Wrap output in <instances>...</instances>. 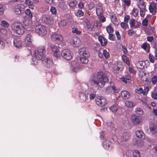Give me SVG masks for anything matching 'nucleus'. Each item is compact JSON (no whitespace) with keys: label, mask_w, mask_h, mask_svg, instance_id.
<instances>
[{"label":"nucleus","mask_w":157,"mask_h":157,"mask_svg":"<svg viewBox=\"0 0 157 157\" xmlns=\"http://www.w3.org/2000/svg\"><path fill=\"white\" fill-rule=\"evenodd\" d=\"M109 81L108 78L103 72H99L97 75H92L90 77L89 82L92 85H96L98 88L103 87L105 83Z\"/></svg>","instance_id":"obj_1"},{"label":"nucleus","mask_w":157,"mask_h":157,"mask_svg":"<svg viewBox=\"0 0 157 157\" xmlns=\"http://www.w3.org/2000/svg\"><path fill=\"white\" fill-rule=\"evenodd\" d=\"M12 28L13 31L19 35L23 34L25 31V29L24 26L19 23H13L12 25Z\"/></svg>","instance_id":"obj_2"},{"label":"nucleus","mask_w":157,"mask_h":157,"mask_svg":"<svg viewBox=\"0 0 157 157\" xmlns=\"http://www.w3.org/2000/svg\"><path fill=\"white\" fill-rule=\"evenodd\" d=\"M45 48L44 46H40L38 48L37 52H35V56L37 60L43 59L44 53L45 52Z\"/></svg>","instance_id":"obj_3"},{"label":"nucleus","mask_w":157,"mask_h":157,"mask_svg":"<svg viewBox=\"0 0 157 157\" xmlns=\"http://www.w3.org/2000/svg\"><path fill=\"white\" fill-rule=\"evenodd\" d=\"M35 31L40 36H43L46 34L47 31L45 27L43 25H39L36 26Z\"/></svg>","instance_id":"obj_4"},{"label":"nucleus","mask_w":157,"mask_h":157,"mask_svg":"<svg viewBox=\"0 0 157 157\" xmlns=\"http://www.w3.org/2000/svg\"><path fill=\"white\" fill-rule=\"evenodd\" d=\"M42 21L47 24H51L53 21V17L51 15L49 14H44L41 17Z\"/></svg>","instance_id":"obj_5"},{"label":"nucleus","mask_w":157,"mask_h":157,"mask_svg":"<svg viewBox=\"0 0 157 157\" xmlns=\"http://www.w3.org/2000/svg\"><path fill=\"white\" fill-rule=\"evenodd\" d=\"M96 104L100 107H102L106 104V99L101 96H98L95 99Z\"/></svg>","instance_id":"obj_6"},{"label":"nucleus","mask_w":157,"mask_h":157,"mask_svg":"<svg viewBox=\"0 0 157 157\" xmlns=\"http://www.w3.org/2000/svg\"><path fill=\"white\" fill-rule=\"evenodd\" d=\"M42 63L44 66L48 68H50L53 65V63L52 60L50 58H44L42 60Z\"/></svg>","instance_id":"obj_7"},{"label":"nucleus","mask_w":157,"mask_h":157,"mask_svg":"<svg viewBox=\"0 0 157 157\" xmlns=\"http://www.w3.org/2000/svg\"><path fill=\"white\" fill-rule=\"evenodd\" d=\"M61 55L64 58L67 60H70L72 58L71 52L69 49H66L63 50Z\"/></svg>","instance_id":"obj_8"},{"label":"nucleus","mask_w":157,"mask_h":157,"mask_svg":"<svg viewBox=\"0 0 157 157\" xmlns=\"http://www.w3.org/2000/svg\"><path fill=\"white\" fill-rule=\"evenodd\" d=\"M70 44L74 47H78L81 44L80 39L76 37H73L70 40Z\"/></svg>","instance_id":"obj_9"},{"label":"nucleus","mask_w":157,"mask_h":157,"mask_svg":"<svg viewBox=\"0 0 157 157\" xmlns=\"http://www.w3.org/2000/svg\"><path fill=\"white\" fill-rule=\"evenodd\" d=\"M131 119L132 122L135 124H139L141 121V116L135 114H133L131 116Z\"/></svg>","instance_id":"obj_10"},{"label":"nucleus","mask_w":157,"mask_h":157,"mask_svg":"<svg viewBox=\"0 0 157 157\" xmlns=\"http://www.w3.org/2000/svg\"><path fill=\"white\" fill-rule=\"evenodd\" d=\"M24 10V7L21 6L20 5H17L14 7L13 12L16 14L19 15L23 13Z\"/></svg>","instance_id":"obj_11"},{"label":"nucleus","mask_w":157,"mask_h":157,"mask_svg":"<svg viewBox=\"0 0 157 157\" xmlns=\"http://www.w3.org/2000/svg\"><path fill=\"white\" fill-rule=\"evenodd\" d=\"M51 38L53 41H59L62 42L63 40V36L61 35L54 33L51 35Z\"/></svg>","instance_id":"obj_12"},{"label":"nucleus","mask_w":157,"mask_h":157,"mask_svg":"<svg viewBox=\"0 0 157 157\" xmlns=\"http://www.w3.org/2000/svg\"><path fill=\"white\" fill-rule=\"evenodd\" d=\"M149 9L150 13L153 15L156 14L157 11L156 4L154 2H151L149 5Z\"/></svg>","instance_id":"obj_13"},{"label":"nucleus","mask_w":157,"mask_h":157,"mask_svg":"<svg viewBox=\"0 0 157 157\" xmlns=\"http://www.w3.org/2000/svg\"><path fill=\"white\" fill-rule=\"evenodd\" d=\"M78 52L80 55H82V56L89 57L90 56V53L88 50L85 47H83L79 49Z\"/></svg>","instance_id":"obj_14"},{"label":"nucleus","mask_w":157,"mask_h":157,"mask_svg":"<svg viewBox=\"0 0 157 157\" xmlns=\"http://www.w3.org/2000/svg\"><path fill=\"white\" fill-rule=\"evenodd\" d=\"M13 44L15 47L20 48L21 47L22 42L19 38H15L13 39Z\"/></svg>","instance_id":"obj_15"},{"label":"nucleus","mask_w":157,"mask_h":157,"mask_svg":"<svg viewBox=\"0 0 157 157\" xmlns=\"http://www.w3.org/2000/svg\"><path fill=\"white\" fill-rule=\"evenodd\" d=\"M130 136L131 135L129 132H124L121 137V140L122 141H127L130 139Z\"/></svg>","instance_id":"obj_16"},{"label":"nucleus","mask_w":157,"mask_h":157,"mask_svg":"<svg viewBox=\"0 0 157 157\" xmlns=\"http://www.w3.org/2000/svg\"><path fill=\"white\" fill-rule=\"evenodd\" d=\"M103 147L106 150L111 148L112 147V143L109 140H105L103 143Z\"/></svg>","instance_id":"obj_17"},{"label":"nucleus","mask_w":157,"mask_h":157,"mask_svg":"<svg viewBox=\"0 0 157 157\" xmlns=\"http://www.w3.org/2000/svg\"><path fill=\"white\" fill-rule=\"evenodd\" d=\"M88 57L85 56H82L78 57L77 59L80 63L85 64L87 63L88 62V59L87 58Z\"/></svg>","instance_id":"obj_18"},{"label":"nucleus","mask_w":157,"mask_h":157,"mask_svg":"<svg viewBox=\"0 0 157 157\" xmlns=\"http://www.w3.org/2000/svg\"><path fill=\"white\" fill-rule=\"evenodd\" d=\"M33 40V37L30 34H27L25 38V42L27 45H30L31 44Z\"/></svg>","instance_id":"obj_19"},{"label":"nucleus","mask_w":157,"mask_h":157,"mask_svg":"<svg viewBox=\"0 0 157 157\" xmlns=\"http://www.w3.org/2000/svg\"><path fill=\"white\" fill-rule=\"evenodd\" d=\"M98 40L101 45L103 46H105L107 44V40L101 36H100L98 37Z\"/></svg>","instance_id":"obj_20"},{"label":"nucleus","mask_w":157,"mask_h":157,"mask_svg":"<svg viewBox=\"0 0 157 157\" xmlns=\"http://www.w3.org/2000/svg\"><path fill=\"white\" fill-rule=\"evenodd\" d=\"M96 12L98 16H100L102 14L103 12L102 7L99 4H97L96 6Z\"/></svg>","instance_id":"obj_21"},{"label":"nucleus","mask_w":157,"mask_h":157,"mask_svg":"<svg viewBox=\"0 0 157 157\" xmlns=\"http://www.w3.org/2000/svg\"><path fill=\"white\" fill-rule=\"evenodd\" d=\"M149 129L150 132L153 134H155L157 132L156 126L153 123H151L150 124Z\"/></svg>","instance_id":"obj_22"},{"label":"nucleus","mask_w":157,"mask_h":157,"mask_svg":"<svg viewBox=\"0 0 157 157\" xmlns=\"http://www.w3.org/2000/svg\"><path fill=\"white\" fill-rule=\"evenodd\" d=\"M121 95L122 98L125 100L128 99L130 98L129 93L126 91H122Z\"/></svg>","instance_id":"obj_23"},{"label":"nucleus","mask_w":157,"mask_h":157,"mask_svg":"<svg viewBox=\"0 0 157 157\" xmlns=\"http://www.w3.org/2000/svg\"><path fill=\"white\" fill-rule=\"evenodd\" d=\"M88 91L90 93L89 98L90 100L93 99L96 96V91L94 90L92 88H90L88 89Z\"/></svg>","instance_id":"obj_24"},{"label":"nucleus","mask_w":157,"mask_h":157,"mask_svg":"<svg viewBox=\"0 0 157 157\" xmlns=\"http://www.w3.org/2000/svg\"><path fill=\"white\" fill-rule=\"evenodd\" d=\"M49 46L52 52L54 53H57L59 51V48L57 44H50Z\"/></svg>","instance_id":"obj_25"},{"label":"nucleus","mask_w":157,"mask_h":157,"mask_svg":"<svg viewBox=\"0 0 157 157\" xmlns=\"http://www.w3.org/2000/svg\"><path fill=\"white\" fill-rule=\"evenodd\" d=\"M146 73L144 71L142 70L140 71L139 73V76L140 77L141 80L143 81H146L147 80V78L145 77Z\"/></svg>","instance_id":"obj_26"},{"label":"nucleus","mask_w":157,"mask_h":157,"mask_svg":"<svg viewBox=\"0 0 157 157\" xmlns=\"http://www.w3.org/2000/svg\"><path fill=\"white\" fill-rule=\"evenodd\" d=\"M136 137L141 139L144 138V132L141 130H137L136 132Z\"/></svg>","instance_id":"obj_27"},{"label":"nucleus","mask_w":157,"mask_h":157,"mask_svg":"<svg viewBox=\"0 0 157 157\" xmlns=\"http://www.w3.org/2000/svg\"><path fill=\"white\" fill-rule=\"evenodd\" d=\"M110 88H111L115 93H118L120 91V89L116 88L114 85L113 82H110Z\"/></svg>","instance_id":"obj_28"},{"label":"nucleus","mask_w":157,"mask_h":157,"mask_svg":"<svg viewBox=\"0 0 157 157\" xmlns=\"http://www.w3.org/2000/svg\"><path fill=\"white\" fill-rule=\"evenodd\" d=\"M78 63H76L75 65L74 64V62H73L71 63V70L74 72H76L78 70L79 67Z\"/></svg>","instance_id":"obj_29"},{"label":"nucleus","mask_w":157,"mask_h":157,"mask_svg":"<svg viewBox=\"0 0 157 157\" xmlns=\"http://www.w3.org/2000/svg\"><path fill=\"white\" fill-rule=\"evenodd\" d=\"M136 104L135 102H133L129 101H126L125 102V105L129 108H131L135 106Z\"/></svg>","instance_id":"obj_30"},{"label":"nucleus","mask_w":157,"mask_h":157,"mask_svg":"<svg viewBox=\"0 0 157 157\" xmlns=\"http://www.w3.org/2000/svg\"><path fill=\"white\" fill-rule=\"evenodd\" d=\"M140 10H146V6L144 2L136 4Z\"/></svg>","instance_id":"obj_31"},{"label":"nucleus","mask_w":157,"mask_h":157,"mask_svg":"<svg viewBox=\"0 0 157 157\" xmlns=\"http://www.w3.org/2000/svg\"><path fill=\"white\" fill-rule=\"evenodd\" d=\"M131 79V77L129 75H126L125 77H122L121 78V80L127 83V82L130 83L129 81Z\"/></svg>","instance_id":"obj_32"},{"label":"nucleus","mask_w":157,"mask_h":157,"mask_svg":"<svg viewBox=\"0 0 157 157\" xmlns=\"http://www.w3.org/2000/svg\"><path fill=\"white\" fill-rule=\"evenodd\" d=\"M136 20L133 19H131L129 20V23L130 24V27L131 28H134L136 29L138 28V26H135Z\"/></svg>","instance_id":"obj_33"},{"label":"nucleus","mask_w":157,"mask_h":157,"mask_svg":"<svg viewBox=\"0 0 157 157\" xmlns=\"http://www.w3.org/2000/svg\"><path fill=\"white\" fill-rule=\"evenodd\" d=\"M79 97L81 101L82 102H85L87 98L86 95L81 92H80L79 93Z\"/></svg>","instance_id":"obj_34"},{"label":"nucleus","mask_w":157,"mask_h":157,"mask_svg":"<svg viewBox=\"0 0 157 157\" xmlns=\"http://www.w3.org/2000/svg\"><path fill=\"white\" fill-rule=\"evenodd\" d=\"M25 3L28 6L30 9H33L34 8L33 2L30 0H25Z\"/></svg>","instance_id":"obj_35"},{"label":"nucleus","mask_w":157,"mask_h":157,"mask_svg":"<svg viewBox=\"0 0 157 157\" xmlns=\"http://www.w3.org/2000/svg\"><path fill=\"white\" fill-rule=\"evenodd\" d=\"M58 6L62 9L64 10L66 9L67 5L64 2H61L59 3Z\"/></svg>","instance_id":"obj_36"},{"label":"nucleus","mask_w":157,"mask_h":157,"mask_svg":"<svg viewBox=\"0 0 157 157\" xmlns=\"http://www.w3.org/2000/svg\"><path fill=\"white\" fill-rule=\"evenodd\" d=\"M25 14L27 15L29 18L31 19L33 17V14L29 9H27L25 11Z\"/></svg>","instance_id":"obj_37"},{"label":"nucleus","mask_w":157,"mask_h":157,"mask_svg":"<svg viewBox=\"0 0 157 157\" xmlns=\"http://www.w3.org/2000/svg\"><path fill=\"white\" fill-rule=\"evenodd\" d=\"M75 15L78 17H81L83 16L84 12L81 10H78L75 13Z\"/></svg>","instance_id":"obj_38"},{"label":"nucleus","mask_w":157,"mask_h":157,"mask_svg":"<svg viewBox=\"0 0 157 157\" xmlns=\"http://www.w3.org/2000/svg\"><path fill=\"white\" fill-rule=\"evenodd\" d=\"M7 33L6 29H0V36L1 37H3L5 36Z\"/></svg>","instance_id":"obj_39"},{"label":"nucleus","mask_w":157,"mask_h":157,"mask_svg":"<svg viewBox=\"0 0 157 157\" xmlns=\"http://www.w3.org/2000/svg\"><path fill=\"white\" fill-rule=\"evenodd\" d=\"M134 144H136L138 146V147H142L144 145L143 142L139 140H135V143H134Z\"/></svg>","instance_id":"obj_40"},{"label":"nucleus","mask_w":157,"mask_h":157,"mask_svg":"<svg viewBox=\"0 0 157 157\" xmlns=\"http://www.w3.org/2000/svg\"><path fill=\"white\" fill-rule=\"evenodd\" d=\"M122 58L124 62H125L128 65H130L129 59L126 56H123Z\"/></svg>","instance_id":"obj_41"},{"label":"nucleus","mask_w":157,"mask_h":157,"mask_svg":"<svg viewBox=\"0 0 157 157\" xmlns=\"http://www.w3.org/2000/svg\"><path fill=\"white\" fill-rule=\"evenodd\" d=\"M107 125L108 128V130H114L113 124L110 121L108 122L107 123Z\"/></svg>","instance_id":"obj_42"},{"label":"nucleus","mask_w":157,"mask_h":157,"mask_svg":"<svg viewBox=\"0 0 157 157\" xmlns=\"http://www.w3.org/2000/svg\"><path fill=\"white\" fill-rule=\"evenodd\" d=\"M72 32L73 33H75L77 35H80L81 33V32L78 30V29L75 27L72 28Z\"/></svg>","instance_id":"obj_43"},{"label":"nucleus","mask_w":157,"mask_h":157,"mask_svg":"<svg viewBox=\"0 0 157 157\" xmlns=\"http://www.w3.org/2000/svg\"><path fill=\"white\" fill-rule=\"evenodd\" d=\"M109 109L113 112H116L118 110V107L116 105H112L109 108Z\"/></svg>","instance_id":"obj_44"},{"label":"nucleus","mask_w":157,"mask_h":157,"mask_svg":"<svg viewBox=\"0 0 157 157\" xmlns=\"http://www.w3.org/2000/svg\"><path fill=\"white\" fill-rule=\"evenodd\" d=\"M144 63L142 61L138 62L136 63V66L137 68L142 69L144 67Z\"/></svg>","instance_id":"obj_45"},{"label":"nucleus","mask_w":157,"mask_h":157,"mask_svg":"<svg viewBox=\"0 0 157 157\" xmlns=\"http://www.w3.org/2000/svg\"><path fill=\"white\" fill-rule=\"evenodd\" d=\"M1 25L7 28L9 26V24L6 21L2 20L1 21Z\"/></svg>","instance_id":"obj_46"},{"label":"nucleus","mask_w":157,"mask_h":157,"mask_svg":"<svg viewBox=\"0 0 157 157\" xmlns=\"http://www.w3.org/2000/svg\"><path fill=\"white\" fill-rule=\"evenodd\" d=\"M103 54L106 59H108L109 57V54L106 50L104 49L103 50Z\"/></svg>","instance_id":"obj_47"},{"label":"nucleus","mask_w":157,"mask_h":157,"mask_svg":"<svg viewBox=\"0 0 157 157\" xmlns=\"http://www.w3.org/2000/svg\"><path fill=\"white\" fill-rule=\"evenodd\" d=\"M106 30L107 32L109 33H112L113 31V29L112 28V27L110 25H108L106 28Z\"/></svg>","instance_id":"obj_48"},{"label":"nucleus","mask_w":157,"mask_h":157,"mask_svg":"<svg viewBox=\"0 0 157 157\" xmlns=\"http://www.w3.org/2000/svg\"><path fill=\"white\" fill-rule=\"evenodd\" d=\"M133 154L134 157H140V152L137 150L134 151Z\"/></svg>","instance_id":"obj_49"},{"label":"nucleus","mask_w":157,"mask_h":157,"mask_svg":"<svg viewBox=\"0 0 157 157\" xmlns=\"http://www.w3.org/2000/svg\"><path fill=\"white\" fill-rule=\"evenodd\" d=\"M77 4V1L74 0L70 2L69 3V5L70 7H75Z\"/></svg>","instance_id":"obj_50"},{"label":"nucleus","mask_w":157,"mask_h":157,"mask_svg":"<svg viewBox=\"0 0 157 157\" xmlns=\"http://www.w3.org/2000/svg\"><path fill=\"white\" fill-rule=\"evenodd\" d=\"M50 11L53 14L55 15L57 13V10L56 8L53 6H52L50 8Z\"/></svg>","instance_id":"obj_51"},{"label":"nucleus","mask_w":157,"mask_h":157,"mask_svg":"<svg viewBox=\"0 0 157 157\" xmlns=\"http://www.w3.org/2000/svg\"><path fill=\"white\" fill-rule=\"evenodd\" d=\"M67 21L66 20H63L61 21L59 25L60 26H65L67 25Z\"/></svg>","instance_id":"obj_52"},{"label":"nucleus","mask_w":157,"mask_h":157,"mask_svg":"<svg viewBox=\"0 0 157 157\" xmlns=\"http://www.w3.org/2000/svg\"><path fill=\"white\" fill-rule=\"evenodd\" d=\"M138 14V10L136 9H134L132 10V15L134 17H136Z\"/></svg>","instance_id":"obj_53"},{"label":"nucleus","mask_w":157,"mask_h":157,"mask_svg":"<svg viewBox=\"0 0 157 157\" xmlns=\"http://www.w3.org/2000/svg\"><path fill=\"white\" fill-rule=\"evenodd\" d=\"M136 112L137 114L139 115H142L143 113V110L139 108L136 109Z\"/></svg>","instance_id":"obj_54"},{"label":"nucleus","mask_w":157,"mask_h":157,"mask_svg":"<svg viewBox=\"0 0 157 157\" xmlns=\"http://www.w3.org/2000/svg\"><path fill=\"white\" fill-rule=\"evenodd\" d=\"M5 10V6L3 5H0V15H2L3 14Z\"/></svg>","instance_id":"obj_55"},{"label":"nucleus","mask_w":157,"mask_h":157,"mask_svg":"<svg viewBox=\"0 0 157 157\" xmlns=\"http://www.w3.org/2000/svg\"><path fill=\"white\" fill-rule=\"evenodd\" d=\"M84 21L86 24L87 27L90 28V24L88 19L87 18H85Z\"/></svg>","instance_id":"obj_56"},{"label":"nucleus","mask_w":157,"mask_h":157,"mask_svg":"<svg viewBox=\"0 0 157 157\" xmlns=\"http://www.w3.org/2000/svg\"><path fill=\"white\" fill-rule=\"evenodd\" d=\"M148 22V20L147 18V17L145 18L142 21V24L144 26H147V25Z\"/></svg>","instance_id":"obj_57"},{"label":"nucleus","mask_w":157,"mask_h":157,"mask_svg":"<svg viewBox=\"0 0 157 157\" xmlns=\"http://www.w3.org/2000/svg\"><path fill=\"white\" fill-rule=\"evenodd\" d=\"M151 82L152 84H155L157 81V76L154 75L151 78Z\"/></svg>","instance_id":"obj_58"},{"label":"nucleus","mask_w":157,"mask_h":157,"mask_svg":"<svg viewBox=\"0 0 157 157\" xmlns=\"http://www.w3.org/2000/svg\"><path fill=\"white\" fill-rule=\"evenodd\" d=\"M149 59L150 61L152 63H154V57L153 55L151 54H150L149 55Z\"/></svg>","instance_id":"obj_59"},{"label":"nucleus","mask_w":157,"mask_h":157,"mask_svg":"<svg viewBox=\"0 0 157 157\" xmlns=\"http://www.w3.org/2000/svg\"><path fill=\"white\" fill-rule=\"evenodd\" d=\"M136 92L139 94H144V90L141 88H140L136 90Z\"/></svg>","instance_id":"obj_60"},{"label":"nucleus","mask_w":157,"mask_h":157,"mask_svg":"<svg viewBox=\"0 0 157 157\" xmlns=\"http://www.w3.org/2000/svg\"><path fill=\"white\" fill-rule=\"evenodd\" d=\"M121 28L124 29H126L128 26V24H126L124 22H122L121 23Z\"/></svg>","instance_id":"obj_61"},{"label":"nucleus","mask_w":157,"mask_h":157,"mask_svg":"<svg viewBox=\"0 0 157 157\" xmlns=\"http://www.w3.org/2000/svg\"><path fill=\"white\" fill-rule=\"evenodd\" d=\"M120 67L117 65H116L113 67V71L115 73H117L120 70Z\"/></svg>","instance_id":"obj_62"},{"label":"nucleus","mask_w":157,"mask_h":157,"mask_svg":"<svg viewBox=\"0 0 157 157\" xmlns=\"http://www.w3.org/2000/svg\"><path fill=\"white\" fill-rule=\"evenodd\" d=\"M150 87L149 86H146L144 87V95H146L149 90Z\"/></svg>","instance_id":"obj_63"},{"label":"nucleus","mask_w":157,"mask_h":157,"mask_svg":"<svg viewBox=\"0 0 157 157\" xmlns=\"http://www.w3.org/2000/svg\"><path fill=\"white\" fill-rule=\"evenodd\" d=\"M130 17L128 15L125 16L124 18V22L126 24H128V20L129 19Z\"/></svg>","instance_id":"obj_64"}]
</instances>
